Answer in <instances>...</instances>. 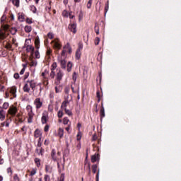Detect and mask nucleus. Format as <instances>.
Wrapping results in <instances>:
<instances>
[{
    "instance_id": "8",
    "label": "nucleus",
    "mask_w": 181,
    "mask_h": 181,
    "mask_svg": "<svg viewBox=\"0 0 181 181\" xmlns=\"http://www.w3.org/2000/svg\"><path fill=\"white\" fill-rule=\"evenodd\" d=\"M62 78H63V73H62L61 70H58V72L57 73V84L60 83V81H62Z\"/></svg>"
},
{
    "instance_id": "43",
    "label": "nucleus",
    "mask_w": 181,
    "mask_h": 181,
    "mask_svg": "<svg viewBox=\"0 0 181 181\" xmlns=\"http://www.w3.org/2000/svg\"><path fill=\"white\" fill-rule=\"evenodd\" d=\"M47 36H48L49 39H53L54 37V35L53 34V33H49L47 34Z\"/></svg>"
},
{
    "instance_id": "24",
    "label": "nucleus",
    "mask_w": 181,
    "mask_h": 181,
    "mask_svg": "<svg viewBox=\"0 0 181 181\" xmlns=\"http://www.w3.org/2000/svg\"><path fill=\"white\" fill-rule=\"evenodd\" d=\"M6 35L5 34V33L2 32V30H0V39L4 40V39H6Z\"/></svg>"
},
{
    "instance_id": "64",
    "label": "nucleus",
    "mask_w": 181,
    "mask_h": 181,
    "mask_svg": "<svg viewBox=\"0 0 181 181\" xmlns=\"http://www.w3.org/2000/svg\"><path fill=\"white\" fill-rule=\"evenodd\" d=\"M7 173H11V175H12V169L11 168H7Z\"/></svg>"
},
{
    "instance_id": "35",
    "label": "nucleus",
    "mask_w": 181,
    "mask_h": 181,
    "mask_svg": "<svg viewBox=\"0 0 181 181\" xmlns=\"http://www.w3.org/2000/svg\"><path fill=\"white\" fill-rule=\"evenodd\" d=\"M35 163H36L37 168H39L40 166V159L35 158Z\"/></svg>"
},
{
    "instance_id": "54",
    "label": "nucleus",
    "mask_w": 181,
    "mask_h": 181,
    "mask_svg": "<svg viewBox=\"0 0 181 181\" xmlns=\"http://www.w3.org/2000/svg\"><path fill=\"white\" fill-rule=\"evenodd\" d=\"M6 20V16L5 15L2 16V17L1 18V23H2V22H5Z\"/></svg>"
},
{
    "instance_id": "38",
    "label": "nucleus",
    "mask_w": 181,
    "mask_h": 181,
    "mask_svg": "<svg viewBox=\"0 0 181 181\" xmlns=\"http://www.w3.org/2000/svg\"><path fill=\"white\" fill-rule=\"evenodd\" d=\"M57 115H58V118H62L63 117V115H64V113H63V111L62 110H59L57 113Z\"/></svg>"
},
{
    "instance_id": "31",
    "label": "nucleus",
    "mask_w": 181,
    "mask_h": 181,
    "mask_svg": "<svg viewBox=\"0 0 181 181\" xmlns=\"http://www.w3.org/2000/svg\"><path fill=\"white\" fill-rule=\"evenodd\" d=\"M62 91V87L61 86H56L55 87V93H57V94H59V93H60Z\"/></svg>"
},
{
    "instance_id": "12",
    "label": "nucleus",
    "mask_w": 181,
    "mask_h": 181,
    "mask_svg": "<svg viewBox=\"0 0 181 181\" xmlns=\"http://www.w3.org/2000/svg\"><path fill=\"white\" fill-rule=\"evenodd\" d=\"M26 52H28V53L31 52V54H33V53L35 52V47H33V46H32V45H27L26 46Z\"/></svg>"
},
{
    "instance_id": "59",
    "label": "nucleus",
    "mask_w": 181,
    "mask_h": 181,
    "mask_svg": "<svg viewBox=\"0 0 181 181\" xmlns=\"http://www.w3.org/2000/svg\"><path fill=\"white\" fill-rule=\"evenodd\" d=\"M59 181H64V174H62Z\"/></svg>"
},
{
    "instance_id": "45",
    "label": "nucleus",
    "mask_w": 181,
    "mask_h": 181,
    "mask_svg": "<svg viewBox=\"0 0 181 181\" xmlns=\"http://www.w3.org/2000/svg\"><path fill=\"white\" fill-rule=\"evenodd\" d=\"M54 76H56V73H54V71H52L51 73H50V74H49V77H50L51 78H54Z\"/></svg>"
},
{
    "instance_id": "15",
    "label": "nucleus",
    "mask_w": 181,
    "mask_h": 181,
    "mask_svg": "<svg viewBox=\"0 0 181 181\" xmlns=\"http://www.w3.org/2000/svg\"><path fill=\"white\" fill-rule=\"evenodd\" d=\"M51 158L54 160V162H56L57 160V157H56V150L53 149L52 151Z\"/></svg>"
},
{
    "instance_id": "62",
    "label": "nucleus",
    "mask_w": 181,
    "mask_h": 181,
    "mask_svg": "<svg viewBox=\"0 0 181 181\" xmlns=\"http://www.w3.org/2000/svg\"><path fill=\"white\" fill-rule=\"evenodd\" d=\"M13 77L14 78H16V80H18V78H19V74L18 73L14 74Z\"/></svg>"
},
{
    "instance_id": "19",
    "label": "nucleus",
    "mask_w": 181,
    "mask_h": 181,
    "mask_svg": "<svg viewBox=\"0 0 181 181\" xmlns=\"http://www.w3.org/2000/svg\"><path fill=\"white\" fill-rule=\"evenodd\" d=\"M64 49L66 50V52H69V53H71V47H70V44L67 43L64 47Z\"/></svg>"
},
{
    "instance_id": "46",
    "label": "nucleus",
    "mask_w": 181,
    "mask_h": 181,
    "mask_svg": "<svg viewBox=\"0 0 181 181\" xmlns=\"http://www.w3.org/2000/svg\"><path fill=\"white\" fill-rule=\"evenodd\" d=\"M95 45L97 46L98 45H100V38L99 37H96L95 39Z\"/></svg>"
},
{
    "instance_id": "16",
    "label": "nucleus",
    "mask_w": 181,
    "mask_h": 181,
    "mask_svg": "<svg viewBox=\"0 0 181 181\" xmlns=\"http://www.w3.org/2000/svg\"><path fill=\"white\" fill-rule=\"evenodd\" d=\"M11 94L13 95V98L16 97V87L13 86L10 89Z\"/></svg>"
},
{
    "instance_id": "2",
    "label": "nucleus",
    "mask_w": 181,
    "mask_h": 181,
    "mask_svg": "<svg viewBox=\"0 0 181 181\" xmlns=\"http://www.w3.org/2000/svg\"><path fill=\"white\" fill-rule=\"evenodd\" d=\"M16 112H18V108L16 107H10L8 110V113L10 114L11 117H15Z\"/></svg>"
},
{
    "instance_id": "7",
    "label": "nucleus",
    "mask_w": 181,
    "mask_h": 181,
    "mask_svg": "<svg viewBox=\"0 0 181 181\" xmlns=\"http://www.w3.org/2000/svg\"><path fill=\"white\" fill-rule=\"evenodd\" d=\"M49 119L47 116V112H44L42 113V116L41 118L42 124H46L47 122V119Z\"/></svg>"
},
{
    "instance_id": "4",
    "label": "nucleus",
    "mask_w": 181,
    "mask_h": 181,
    "mask_svg": "<svg viewBox=\"0 0 181 181\" xmlns=\"http://www.w3.org/2000/svg\"><path fill=\"white\" fill-rule=\"evenodd\" d=\"M69 29L71 32H73L74 33H77V24L76 23L70 24L69 25Z\"/></svg>"
},
{
    "instance_id": "5",
    "label": "nucleus",
    "mask_w": 181,
    "mask_h": 181,
    "mask_svg": "<svg viewBox=\"0 0 181 181\" xmlns=\"http://www.w3.org/2000/svg\"><path fill=\"white\" fill-rule=\"evenodd\" d=\"M51 43L54 49H57L58 50H60V49H62V45L60 44V42H59V41L54 40Z\"/></svg>"
},
{
    "instance_id": "48",
    "label": "nucleus",
    "mask_w": 181,
    "mask_h": 181,
    "mask_svg": "<svg viewBox=\"0 0 181 181\" xmlns=\"http://www.w3.org/2000/svg\"><path fill=\"white\" fill-rule=\"evenodd\" d=\"M2 28L4 30H8V29H9V25H2Z\"/></svg>"
},
{
    "instance_id": "3",
    "label": "nucleus",
    "mask_w": 181,
    "mask_h": 181,
    "mask_svg": "<svg viewBox=\"0 0 181 181\" xmlns=\"http://www.w3.org/2000/svg\"><path fill=\"white\" fill-rule=\"evenodd\" d=\"M34 105H35L37 110H39V108H42L43 102H41L40 98H37L34 100Z\"/></svg>"
},
{
    "instance_id": "1",
    "label": "nucleus",
    "mask_w": 181,
    "mask_h": 181,
    "mask_svg": "<svg viewBox=\"0 0 181 181\" xmlns=\"http://www.w3.org/2000/svg\"><path fill=\"white\" fill-rule=\"evenodd\" d=\"M30 88L33 91H35V88H36V82L35 81H27L25 84L23 86L24 93H30Z\"/></svg>"
},
{
    "instance_id": "57",
    "label": "nucleus",
    "mask_w": 181,
    "mask_h": 181,
    "mask_svg": "<svg viewBox=\"0 0 181 181\" xmlns=\"http://www.w3.org/2000/svg\"><path fill=\"white\" fill-rule=\"evenodd\" d=\"M26 22L27 23H29V25H31V23H33V21H32V19L29 18L26 19Z\"/></svg>"
},
{
    "instance_id": "60",
    "label": "nucleus",
    "mask_w": 181,
    "mask_h": 181,
    "mask_svg": "<svg viewBox=\"0 0 181 181\" xmlns=\"http://www.w3.org/2000/svg\"><path fill=\"white\" fill-rule=\"evenodd\" d=\"M49 125L47 124V125L45 127V128H44L45 132H47L49 131Z\"/></svg>"
},
{
    "instance_id": "36",
    "label": "nucleus",
    "mask_w": 181,
    "mask_h": 181,
    "mask_svg": "<svg viewBox=\"0 0 181 181\" xmlns=\"http://www.w3.org/2000/svg\"><path fill=\"white\" fill-rule=\"evenodd\" d=\"M72 78H73V81H74V83H76V81L77 80V73L74 72Z\"/></svg>"
},
{
    "instance_id": "26",
    "label": "nucleus",
    "mask_w": 181,
    "mask_h": 181,
    "mask_svg": "<svg viewBox=\"0 0 181 181\" xmlns=\"http://www.w3.org/2000/svg\"><path fill=\"white\" fill-rule=\"evenodd\" d=\"M16 32H18V29H16V28L13 27V28H11L10 29V33L12 34V35H16Z\"/></svg>"
},
{
    "instance_id": "29",
    "label": "nucleus",
    "mask_w": 181,
    "mask_h": 181,
    "mask_svg": "<svg viewBox=\"0 0 181 181\" xmlns=\"http://www.w3.org/2000/svg\"><path fill=\"white\" fill-rule=\"evenodd\" d=\"M97 164L93 165H92V172L93 173H97Z\"/></svg>"
},
{
    "instance_id": "51",
    "label": "nucleus",
    "mask_w": 181,
    "mask_h": 181,
    "mask_svg": "<svg viewBox=\"0 0 181 181\" xmlns=\"http://www.w3.org/2000/svg\"><path fill=\"white\" fill-rule=\"evenodd\" d=\"M31 11H32V12H33V13H36V11H37L36 6H31Z\"/></svg>"
},
{
    "instance_id": "28",
    "label": "nucleus",
    "mask_w": 181,
    "mask_h": 181,
    "mask_svg": "<svg viewBox=\"0 0 181 181\" xmlns=\"http://www.w3.org/2000/svg\"><path fill=\"white\" fill-rule=\"evenodd\" d=\"M36 152L37 153V155H43V148H37L36 149Z\"/></svg>"
},
{
    "instance_id": "33",
    "label": "nucleus",
    "mask_w": 181,
    "mask_h": 181,
    "mask_svg": "<svg viewBox=\"0 0 181 181\" xmlns=\"http://www.w3.org/2000/svg\"><path fill=\"white\" fill-rule=\"evenodd\" d=\"M40 43V41H39L38 39H36L35 40V47L36 49H39V44Z\"/></svg>"
},
{
    "instance_id": "52",
    "label": "nucleus",
    "mask_w": 181,
    "mask_h": 181,
    "mask_svg": "<svg viewBox=\"0 0 181 181\" xmlns=\"http://www.w3.org/2000/svg\"><path fill=\"white\" fill-rule=\"evenodd\" d=\"M92 4H93V1H88L87 5H86L88 9H90V8H91Z\"/></svg>"
},
{
    "instance_id": "50",
    "label": "nucleus",
    "mask_w": 181,
    "mask_h": 181,
    "mask_svg": "<svg viewBox=\"0 0 181 181\" xmlns=\"http://www.w3.org/2000/svg\"><path fill=\"white\" fill-rule=\"evenodd\" d=\"M95 32L97 35H100V30L97 25L95 26Z\"/></svg>"
},
{
    "instance_id": "42",
    "label": "nucleus",
    "mask_w": 181,
    "mask_h": 181,
    "mask_svg": "<svg viewBox=\"0 0 181 181\" xmlns=\"http://www.w3.org/2000/svg\"><path fill=\"white\" fill-rule=\"evenodd\" d=\"M36 168H33L32 171L30 172V176H35V174L36 173Z\"/></svg>"
},
{
    "instance_id": "30",
    "label": "nucleus",
    "mask_w": 181,
    "mask_h": 181,
    "mask_svg": "<svg viewBox=\"0 0 181 181\" xmlns=\"http://www.w3.org/2000/svg\"><path fill=\"white\" fill-rule=\"evenodd\" d=\"M26 110H27L28 114H29V113H31V112H33V108H32V106H30V105H28V106L26 107Z\"/></svg>"
},
{
    "instance_id": "27",
    "label": "nucleus",
    "mask_w": 181,
    "mask_h": 181,
    "mask_svg": "<svg viewBox=\"0 0 181 181\" xmlns=\"http://www.w3.org/2000/svg\"><path fill=\"white\" fill-rule=\"evenodd\" d=\"M71 67H73V64L71 62H68L67 64V71H71Z\"/></svg>"
},
{
    "instance_id": "25",
    "label": "nucleus",
    "mask_w": 181,
    "mask_h": 181,
    "mask_svg": "<svg viewBox=\"0 0 181 181\" xmlns=\"http://www.w3.org/2000/svg\"><path fill=\"white\" fill-rule=\"evenodd\" d=\"M76 59L78 60V59H80V57H81V51H80V49H77L76 52Z\"/></svg>"
},
{
    "instance_id": "37",
    "label": "nucleus",
    "mask_w": 181,
    "mask_h": 181,
    "mask_svg": "<svg viewBox=\"0 0 181 181\" xmlns=\"http://www.w3.org/2000/svg\"><path fill=\"white\" fill-rule=\"evenodd\" d=\"M70 13L67 12V11H64L62 12V16H64L65 18H69V14Z\"/></svg>"
},
{
    "instance_id": "40",
    "label": "nucleus",
    "mask_w": 181,
    "mask_h": 181,
    "mask_svg": "<svg viewBox=\"0 0 181 181\" xmlns=\"http://www.w3.org/2000/svg\"><path fill=\"white\" fill-rule=\"evenodd\" d=\"M52 68L51 69L52 71L56 70V67H57V63L54 62V63L52 64Z\"/></svg>"
},
{
    "instance_id": "6",
    "label": "nucleus",
    "mask_w": 181,
    "mask_h": 181,
    "mask_svg": "<svg viewBox=\"0 0 181 181\" xmlns=\"http://www.w3.org/2000/svg\"><path fill=\"white\" fill-rule=\"evenodd\" d=\"M71 102V100L65 98V100L63 101L62 103L61 108L66 110V108H67V105H69V104H70Z\"/></svg>"
},
{
    "instance_id": "39",
    "label": "nucleus",
    "mask_w": 181,
    "mask_h": 181,
    "mask_svg": "<svg viewBox=\"0 0 181 181\" xmlns=\"http://www.w3.org/2000/svg\"><path fill=\"white\" fill-rule=\"evenodd\" d=\"M69 118L67 117H64V119H63V124L64 125H67V124H69Z\"/></svg>"
},
{
    "instance_id": "22",
    "label": "nucleus",
    "mask_w": 181,
    "mask_h": 181,
    "mask_svg": "<svg viewBox=\"0 0 181 181\" xmlns=\"http://www.w3.org/2000/svg\"><path fill=\"white\" fill-rule=\"evenodd\" d=\"M64 110L65 111V114H66V115H69V117H71L73 115V112H71V110L67 108H65Z\"/></svg>"
},
{
    "instance_id": "49",
    "label": "nucleus",
    "mask_w": 181,
    "mask_h": 181,
    "mask_svg": "<svg viewBox=\"0 0 181 181\" xmlns=\"http://www.w3.org/2000/svg\"><path fill=\"white\" fill-rule=\"evenodd\" d=\"M35 56L36 57V59H39V57H40V54H39V51H35Z\"/></svg>"
},
{
    "instance_id": "9",
    "label": "nucleus",
    "mask_w": 181,
    "mask_h": 181,
    "mask_svg": "<svg viewBox=\"0 0 181 181\" xmlns=\"http://www.w3.org/2000/svg\"><path fill=\"white\" fill-rule=\"evenodd\" d=\"M52 53H53V50H52V49H50V48H47V52H46V59L47 60H50Z\"/></svg>"
},
{
    "instance_id": "41",
    "label": "nucleus",
    "mask_w": 181,
    "mask_h": 181,
    "mask_svg": "<svg viewBox=\"0 0 181 181\" xmlns=\"http://www.w3.org/2000/svg\"><path fill=\"white\" fill-rule=\"evenodd\" d=\"M25 70H26V65L23 64V68L21 69V71H20V74H24L25 73Z\"/></svg>"
},
{
    "instance_id": "47",
    "label": "nucleus",
    "mask_w": 181,
    "mask_h": 181,
    "mask_svg": "<svg viewBox=\"0 0 181 181\" xmlns=\"http://www.w3.org/2000/svg\"><path fill=\"white\" fill-rule=\"evenodd\" d=\"M24 19H25V17H23V15H19L18 16V20L20 21V22H23Z\"/></svg>"
},
{
    "instance_id": "61",
    "label": "nucleus",
    "mask_w": 181,
    "mask_h": 181,
    "mask_svg": "<svg viewBox=\"0 0 181 181\" xmlns=\"http://www.w3.org/2000/svg\"><path fill=\"white\" fill-rule=\"evenodd\" d=\"M82 49H83V44H79L78 48L77 50H79V52H81Z\"/></svg>"
},
{
    "instance_id": "11",
    "label": "nucleus",
    "mask_w": 181,
    "mask_h": 181,
    "mask_svg": "<svg viewBox=\"0 0 181 181\" xmlns=\"http://www.w3.org/2000/svg\"><path fill=\"white\" fill-rule=\"evenodd\" d=\"M5 114L6 112L2 109V107H0V119L1 121H4L5 119Z\"/></svg>"
},
{
    "instance_id": "34",
    "label": "nucleus",
    "mask_w": 181,
    "mask_h": 181,
    "mask_svg": "<svg viewBox=\"0 0 181 181\" xmlns=\"http://www.w3.org/2000/svg\"><path fill=\"white\" fill-rule=\"evenodd\" d=\"M100 115L102 117H105V112L104 107H102L100 110Z\"/></svg>"
},
{
    "instance_id": "53",
    "label": "nucleus",
    "mask_w": 181,
    "mask_h": 181,
    "mask_svg": "<svg viewBox=\"0 0 181 181\" xmlns=\"http://www.w3.org/2000/svg\"><path fill=\"white\" fill-rule=\"evenodd\" d=\"M44 180L45 181H50V177L47 175H45Z\"/></svg>"
},
{
    "instance_id": "20",
    "label": "nucleus",
    "mask_w": 181,
    "mask_h": 181,
    "mask_svg": "<svg viewBox=\"0 0 181 181\" xmlns=\"http://www.w3.org/2000/svg\"><path fill=\"white\" fill-rule=\"evenodd\" d=\"M24 30H25V32H26L27 33H29L32 32V26L25 25Z\"/></svg>"
},
{
    "instance_id": "56",
    "label": "nucleus",
    "mask_w": 181,
    "mask_h": 181,
    "mask_svg": "<svg viewBox=\"0 0 181 181\" xmlns=\"http://www.w3.org/2000/svg\"><path fill=\"white\" fill-rule=\"evenodd\" d=\"M48 111H49V112H52V111H53V105H48Z\"/></svg>"
},
{
    "instance_id": "23",
    "label": "nucleus",
    "mask_w": 181,
    "mask_h": 181,
    "mask_svg": "<svg viewBox=\"0 0 181 181\" xmlns=\"http://www.w3.org/2000/svg\"><path fill=\"white\" fill-rule=\"evenodd\" d=\"M13 5L14 6H16V8H19V5H20V1L19 0H13Z\"/></svg>"
},
{
    "instance_id": "21",
    "label": "nucleus",
    "mask_w": 181,
    "mask_h": 181,
    "mask_svg": "<svg viewBox=\"0 0 181 181\" xmlns=\"http://www.w3.org/2000/svg\"><path fill=\"white\" fill-rule=\"evenodd\" d=\"M59 63L61 64L62 69H66V60L61 59V60H59Z\"/></svg>"
},
{
    "instance_id": "13",
    "label": "nucleus",
    "mask_w": 181,
    "mask_h": 181,
    "mask_svg": "<svg viewBox=\"0 0 181 181\" xmlns=\"http://www.w3.org/2000/svg\"><path fill=\"white\" fill-rule=\"evenodd\" d=\"M11 122H12V118L9 117V119H8L5 122H4L1 124V125H2V127H6L8 128L9 127V124H11Z\"/></svg>"
},
{
    "instance_id": "32",
    "label": "nucleus",
    "mask_w": 181,
    "mask_h": 181,
    "mask_svg": "<svg viewBox=\"0 0 181 181\" xmlns=\"http://www.w3.org/2000/svg\"><path fill=\"white\" fill-rule=\"evenodd\" d=\"M45 170L47 173H52V168L49 165H46Z\"/></svg>"
},
{
    "instance_id": "55",
    "label": "nucleus",
    "mask_w": 181,
    "mask_h": 181,
    "mask_svg": "<svg viewBox=\"0 0 181 181\" xmlns=\"http://www.w3.org/2000/svg\"><path fill=\"white\" fill-rule=\"evenodd\" d=\"M66 52H67V50L66 49L62 50V57H66Z\"/></svg>"
},
{
    "instance_id": "58",
    "label": "nucleus",
    "mask_w": 181,
    "mask_h": 181,
    "mask_svg": "<svg viewBox=\"0 0 181 181\" xmlns=\"http://www.w3.org/2000/svg\"><path fill=\"white\" fill-rule=\"evenodd\" d=\"M68 18H69L70 19H73V18H74V15H73V12H70L69 13Z\"/></svg>"
},
{
    "instance_id": "44",
    "label": "nucleus",
    "mask_w": 181,
    "mask_h": 181,
    "mask_svg": "<svg viewBox=\"0 0 181 181\" xmlns=\"http://www.w3.org/2000/svg\"><path fill=\"white\" fill-rule=\"evenodd\" d=\"M8 107H9V103H4L3 104V108H4V110H8Z\"/></svg>"
},
{
    "instance_id": "18",
    "label": "nucleus",
    "mask_w": 181,
    "mask_h": 181,
    "mask_svg": "<svg viewBox=\"0 0 181 181\" xmlns=\"http://www.w3.org/2000/svg\"><path fill=\"white\" fill-rule=\"evenodd\" d=\"M63 135H64V130L62 128H59L58 130V136L59 138H63Z\"/></svg>"
},
{
    "instance_id": "14",
    "label": "nucleus",
    "mask_w": 181,
    "mask_h": 181,
    "mask_svg": "<svg viewBox=\"0 0 181 181\" xmlns=\"http://www.w3.org/2000/svg\"><path fill=\"white\" fill-rule=\"evenodd\" d=\"M34 136L35 138H40L42 136V132L39 129H35Z\"/></svg>"
},
{
    "instance_id": "10",
    "label": "nucleus",
    "mask_w": 181,
    "mask_h": 181,
    "mask_svg": "<svg viewBox=\"0 0 181 181\" xmlns=\"http://www.w3.org/2000/svg\"><path fill=\"white\" fill-rule=\"evenodd\" d=\"M33 117H35V113H33V112H32L31 113H28V124H32V122H33Z\"/></svg>"
},
{
    "instance_id": "63",
    "label": "nucleus",
    "mask_w": 181,
    "mask_h": 181,
    "mask_svg": "<svg viewBox=\"0 0 181 181\" xmlns=\"http://www.w3.org/2000/svg\"><path fill=\"white\" fill-rule=\"evenodd\" d=\"M13 179L15 181H19V177L16 174L14 175Z\"/></svg>"
},
{
    "instance_id": "17",
    "label": "nucleus",
    "mask_w": 181,
    "mask_h": 181,
    "mask_svg": "<svg viewBox=\"0 0 181 181\" xmlns=\"http://www.w3.org/2000/svg\"><path fill=\"white\" fill-rule=\"evenodd\" d=\"M98 159V154H95L93 156H91V163H94L95 162H97Z\"/></svg>"
}]
</instances>
